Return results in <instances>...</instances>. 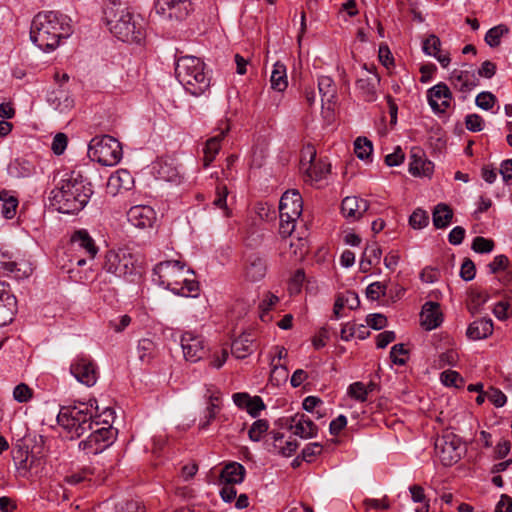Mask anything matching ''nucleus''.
Returning <instances> with one entry per match:
<instances>
[{
  "instance_id": "obj_1",
  "label": "nucleus",
  "mask_w": 512,
  "mask_h": 512,
  "mask_svg": "<svg viewBox=\"0 0 512 512\" xmlns=\"http://www.w3.org/2000/svg\"><path fill=\"white\" fill-rule=\"evenodd\" d=\"M93 194L91 183L80 172L65 173L50 192V203L57 211L74 214L81 211Z\"/></svg>"
},
{
  "instance_id": "obj_2",
  "label": "nucleus",
  "mask_w": 512,
  "mask_h": 512,
  "mask_svg": "<svg viewBox=\"0 0 512 512\" xmlns=\"http://www.w3.org/2000/svg\"><path fill=\"white\" fill-rule=\"evenodd\" d=\"M71 34L70 18L59 12H39L31 22L30 39L44 52L54 51Z\"/></svg>"
},
{
  "instance_id": "obj_3",
  "label": "nucleus",
  "mask_w": 512,
  "mask_h": 512,
  "mask_svg": "<svg viewBox=\"0 0 512 512\" xmlns=\"http://www.w3.org/2000/svg\"><path fill=\"white\" fill-rule=\"evenodd\" d=\"M186 274L193 275V271L185 270V263L179 260H167L154 267L153 280L176 295L196 297L199 292V283L187 277Z\"/></svg>"
},
{
  "instance_id": "obj_4",
  "label": "nucleus",
  "mask_w": 512,
  "mask_h": 512,
  "mask_svg": "<svg viewBox=\"0 0 512 512\" xmlns=\"http://www.w3.org/2000/svg\"><path fill=\"white\" fill-rule=\"evenodd\" d=\"M104 19L110 32L123 42L139 43L144 37L138 17L121 3H109L104 9Z\"/></svg>"
},
{
  "instance_id": "obj_5",
  "label": "nucleus",
  "mask_w": 512,
  "mask_h": 512,
  "mask_svg": "<svg viewBox=\"0 0 512 512\" xmlns=\"http://www.w3.org/2000/svg\"><path fill=\"white\" fill-rule=\"evenodd\" d=\"M94 403L96 400L90 401L89 404L80 402L73 406L61 407L57 415V422L67 431L71 439L83 436L92 430L93 426H99V422L96 420L99 416L96 415L97 407L94 410Z\"/></svg>"
},
{
  "instance_id": "obj_6",
  "label": "nucleus",
  "mask_w": 512,
  "mask_h": 512,
  "mask_svg": "<svg viewBox=\"0 0 512 512\" xmlns=\"http://www.w3.org/2000/svg\"><path fill=\"white\" fill-rule=\"evenodd\" d=\"M175 75L186 91L199 96L210 87V78L205 72V63L195 56L179 57L175 64Z\"/></svg>"
},
{
  "instance_id": "obj_7",
  "label": "nucleus",
  "mask_w": 512,
  "mask_h": 512,
  "mask_svg": "<svg viewBox=\"0 0 512 512\" xmlns=\"http://www.w3.org/2000/svg\"><path fill=\"white\" fill-rule=\"evenodd\" d=\"M102 271L123 279L141 275V267L137 258L129 250L123 248L106 252Z\"/></svg>"
},
{
  "instance_id": "obj_8",
  "label": "nucleus",
  "mask_w": 512,
  "mask_h": 512,
  "mask_svg": "<svg viewBox=\"0 0 512 512\" xmlns=\"http://www.w3.org/2000/svg\"><path fill=\"white\" fill-rule=\"evenodd\" d=\"M90 158L103 166H114L122 159L121 143L112 136L93 138L89 144Z\"/></svg>"
},
{
  "instance_id": "obj_9",
  "label": "nucleus",
  "mask_w": 512,
  "mask_h": 512,
  "mask_svg": "<svg viewBox=\"0 0 512 512\" xmlns=\"http://www.w3.org/2000/svg\"><path fill=\"white\" fill-rule=\"evenodd\" d=\"M300 169L304 173L306 182L316 183L327 177L331 165L325 159H317L314 146L307 145L301 152Z\"/></svg>"
},
{
  "instance_id": "obj_10",
  "label": "nucleus",
  "mask_w": 512,
  "mask_h": 512,
  "mask_svg": "<svg viewBox=\"0 0 512 512\" xmlns=\"http://www.w3.org/2000/svg\"><path fill=\"white\" fill-rule=\"evenodd\" d=\"M435 455L444 466H451L461 459L460 438L447 432L435 440Z\"/></svg>"
},
{
  "instance_id": "obj_11",
  "label": "nucleus",
  "mask_w": 512,
  "mask_h": 512,
  "mask_svg": "<svg viewBox=\"0 0 512 512\" xmlns=\"http://www.w3.org/2000/svg\"><path fill=\"white\" fill-rule=\"evenodd\" d=\"M90 431L89 436L85 440L80 441L78 445L79 449L83 450L86 454H99L113 443L114 432L110 426H93V429Z\"/></svg>"
},
{
  "instance_id": "obj_12",
  "label": "nucleus",
  "mask_w": 512,
  "mask_h": 512,
  "mask_svg": "<svg viewBox=\"0 0 512 512\" xmlns=\"http://www.w3.org/2000/svg\"><path fill=\"white\" fill-rule=\"evenodd\" d=\"M70 372L76 380L87 387L95 385L98 379L97 367L93 360L85 355L76 356L71 365Z\"/></svg>"
},
{
  "instance_id": "obj_13",
  "label": "nucleus",
  "mask_w": 512,
  "mask_h": 512,
  "mask_svg": "<svg viewBox=\"0 0 512 512\" xmlns=\"http://www.w3.org/2000/svg\"><path fill=\"white\" fill-rule=\"evenodd\" d=\"M180 344L185 360L192 363L201 360L207 352L203 337L190 331L181 335Z\"/></svg>"
},
{
  "instance_id": "obj_14",
  "label": "nucleus",
  "mask_w": 512,
  "mask_h": 512,
  "mask_svg": "<svg viewBox=\"0 0 512 512\" xmlns=\"http://www.w3.org/2000/svg\"><path fill=\"white\" fill-rule=\"evenodd\" d=\"M363 68L366 73L356 80V90L363 100L374 102L377 99V86L380 83V77L374 68L369 69L366 64Z\"/></svg>"
},
{
  "instance_id": "obj_15",
  "label": "nucleus",
  "mask_w": 512,
  "mask_h": 512,
  "mask_svg": "<svg viewBox=\"0 0 512 512\" xmlns=\"http://www.w3.org/2000/svg\"><path fill=\"white\" fill-rule=\"evenodd\" d=\"M467 69H454L450 75V82L454 89L467 94L479 84V78L472 66L464 65Z\"/></svg>"
},
{
  "instance_id": "obj_16",
  "label": "nucleus",
  "mask_w": 512,
  "mask_h": 512,
  "mask_svg": "<svg viewBox=\"0 0 512 512\" xmlns=\"http://www.w3.org/2000/svg\"><path fill=\"white\" fill-rule=\"evenodd\" d=\"M303 211V200L297 190L286 191L279 203L280 217L287 219H298Z\"/></svg>"
},
{
  "instance_id": "obj_17",
  "label": "nucleus",
  "mask_w": 512,
  "mask_h": 512,
  "mask_svg": "<svg viewBox=\"0 0 512 512\" xmlns=\"http://www.w3.org/2000/svg\"><path fill=\"white\" fill-rule=\"evenodd\" d=\"M430 107L436 113H444L451 104L452 93L445 83H438L427 91Z\"/></svg>"
},
{
  "instance_id": "obj_18",
  "label": "nucleus",
  "mask_w": 512,
  "mask_h": 512,
  "mask_svg": "<svg viewBox=\"0 0 512 512\" xmlns=\"http://www.w3.org/2000/svg\"><path fill=\"white\" fill-rule=\"evenodd\" d=\"M128 221L137 228L152 227L156 220V213L151 206L136 205L127 212Z\"/></svg>"
},
{
  "instance_id": "obj_19",
  "label": "nucleus",
  "mask_w": 512,
  "mask_h": 512,
  "mask_svg": "<svg viewBox=\"0 0 512 512\" xmlns=\"http://www.w3.org/2000/svg\"><path fill=\"white\" fill-rule=\"evenodd\" d=\"M158 12L168 13L169 18L176 20L185 19L192 10L190 0H158Z\"/></svg>"
},
{
  "instance_id": "obj_20",
  "label": "nucleus",
  "mask_w": 512,
  "mask_h": 512,
  "mask_svg": "<svg viewBox=\"0 0 512 512\" xmlns=\"http://www.w3.org/2000/svg\"><path fill=\"white\" fill-rule=\"evenodd\" d=\"M267 272L266 260L258 255L251 254L247 257L244 266V276L250 282L262 280Z\"/></svg>"
},
{
  "instance_id": "obj_21",
  "label": "nucleus",
  "mask_w": 512,
  "mask_h": 512,
  "mask_svg": "<svg viewBox=\"0 0 512 512\" xmlns=\"http://www.w3.org/2000/svg\"><path fill=\"white\" fill-rule=\"evenodd\" d=\"M71 244L75 249L82 251L88 259H94L98 253V247L95 241L84 229L77 230L73 233L71 236Z\"/></svg>"
},
{
  "instance_id": "obj_22",
  "label": "nucleus",
  "mask_w": 512,
  "mask_h": 512,
  "mask_svg": "<svg viewBox=\"0 0 512 512\" xmlns=\"http://www.w3.org/2000/svg\"><path fill=\"white\" fill-rule=\"evenodd\" d=\"M290 429L296 436L303 439L313 438L317 436L318 428L314 422L305 414H296L291 418Z\"/></svg>"
},
{
  "instance_id": "obj_23",
  "label": "nucleus",
  "mask_w": 512,
  "mask_h": 512,
  "mask_svg": "<svg viewBox=\"0 0 512 512\" xmlns=\"http://www.w3.org/2000/svg\"><path fill=\"white\" fill-rule=\"evenodd\" d=\"M369 208L368 201L357 196H347L341 204V211L348 219H359Z\"/></svg>"
},
{
  "instance_id": "obj_24",
  "label": "nucleus",
  "mask_w": 512,
  "mask_h": 512,
  "mask_svg": "<svg viewBox=\"0 0 512 512\" xmlns=\"http://www.w3.org/2000/svg\"><path fill=\"white\" fill-rule=\"evenodd\" d=\"M421 325L426 330H433L441 325L443 315L440 311V305L436 302H426L421 311Z\"/></svg>"
},
{
  "instance_id": "obj_25",
  "label": "nucleus",
  "mask_w": 512,
  "mask_h": 512,
  "mask_svg": "<svg viewBox=\"0 0 512 512\" xmlns=\"http://www.w3.org/2000/svg\"><path fill=\"white\" fill-rule=\"evenodd\" d=\"M134 179L128 170L120 169L112 174L107 182L109 193L116 195L121 190L128 191L132 188Z\"/></svg>"
},
{
  "instance_id": "obj_26",
  "label": "nucleus",
  "mask_w": 512,
  "mask_h": 512,
  "mask_svg": "<svg viewBox=\"0 0 512 512\" xmlns=\"http://www.w3.org/2000/svg\"><path fill=\"white\" fill-rule=\"evenodd\" d=\"M47 102L53 109L59 111L60 113H66L70 111L74 106V99L71 97L68 91L62 89L61 87L48 93Z\"/></svg>"
},
{
  "instance_id": "obj_27",
  "label": "nucleus",
  "mask_w": 512,
  "mask_h": 512,
  "mask_svg": "<svg viewBox=\"0 0 512 512\" xmlns=\"http://www.w3.org/2000/svg\"><path fill=\"white\" fill-rule=\"evenodd\" d=\"M224 127H219V133L211 137L206 141L205 147H204V167H208L213 160L215 159L216 155L218 154L220 147H221V141L230 130V126L228 123H224Z\"/></svg>"
},
{
  "instance_id": "obj_28",
  "label": "nucleus",
  "mask_w": 512,
  "mask_h": 512,
  "mask_svg": "<svg viewBox=\"0 0 512 512\" xmlns=\"http://www.w3.org/2000/svg\"><path fill=\"white\" fill-rule=\"evenodd\" d=\"M441 41L435 34H430L424 41L422 50L426 55L433 56L441 64L442 67L446 68L451 62V58L448 53H441Z\"/></svg>"
},
{
  "instance_id": "obj_29",
  "label": "nucleus",
  "mask_w": 512,
  "mask_h": 512,
  "mask_svg": "<svg viewBox=\"0 0 512 512\" xmlns=\"http://www.w3.org/2000/svg\"><path fill=\"white\" fill-rule=\"evenodd\" d=\"M270 435L272 438L271 445L273 447V452L283 457H290L296 452L299 446V443L296 439L290 438L289 440L284 441V435L275 431H272Z\"/></svg>"
},
{
  "instance_id": "obj_30",
  "label": "nucleus",
  "mask_w": 512,
  "mask_h": 512,
  "mask_svg": "<svg viewBox=\"0 0 512 512\" xmlns=\"http://www.w3.org/2000/svg\"><path fill=\"white\" fill-rule=\"evenodd\" d=\"M246 470L238 462H231L224 466L220 474V482L223 484H240L243 482Z\"/></svg>"
},
{
  "instance_id": "obj_31",
  "label": "nucleus",
  "mask_w": 512,
  "mask_h": 512,
  "mask_svg": "<svg viewBox=\"0 0 512 512\" xmlns=\"http://www.w3.org/2000/svg\"><path fill=\"white\" fill-rule=\"evenodd\" d=\"M493 333V322L491 319H478L472 322L466 331V335L471 340H481L489 337Z\"/></svg>"
},
{
  "instance_id": "obj_32",
  "label": "nucleus",
  "mask_w": 512,
  "mask_h": 512,
  "mask_svg": "<svg viewBox=\"0 0 512 512\" xmlns=\"http://www.w3.org/2000/svg\"><path fill=\"white\" fill-rule=\"evenodd\" d=\"M359 305L360 300L358 294L354 291H346L337 297L334 303L333 313L335 317L338 319L340 318V311L345 306H347L351 310H354L357 309Z\"/></svg>"
},
{
  "instance_id": "obj_33",
  "label": "nucleus",
  "mask_w": 512,
  "mask_h": 512,
  "mask_svg": "<svg viewBox=\"0 0 512 512\" xmlns=\"http://www.w3.org/2000/svg\"><path fill=\"white\" fill-rule=\"evenodd\" d=\"M453 211L445 203H439L435 206L432 213L433 225L437 229L446 228L452 221Z\"/></svg>"
},
{
  "instance_id": "obj_34",
  "label": "nucleus",
  "mask_w": 512,
  "mask_h": 512,
  "mask_svg": "<svg viewBox=\"0 0 512 512\" xmlns=\"http://www.w3.org/2000/svg\"><path fill=\"white\" fill-rule=\"evenodd\" d=\"M253 339L250 334H242L231 345V353L237 359H244L252 353Z\"/></svg>"
},
{
  "instance_id": "obj_35",
  "label": "nucleus",
  "mask_w": 512,
  "mask_h": 512,
  "mask_svg": "<svg viewBox=\"0 0 512 512\" xmlns=\"http://www.w3.org/2000/svg\"><path fill=\"white\" fill-rule=\"evenodd\" d=\"M0 201L2 202V215L6 219H12L16 215L18 199L10 191H0Z\"/></svg>"
},
{
  "instance_id": "obj_36",
  "label": "nucleus",
  "mask_w": 512,
  "mask_h": 512,
  "mask_svg": "<svg viewBox=\"0 0 512 512\" xmlns=\"http://www.w3.org/2000/svg\"><path fill=\"white\" fill-rule=\"evenodd\" d=\"M16 311L15 296H7L0 300V327L10 324Z\"/></svg>"
},
{
  "instance_id": "obj_37",
  "label": "nucleus",
  "mask_w": 512,
  "mask_h": 512,
  "mask_svg": "<svg viewBox=\"0 0 512 512\" xmlns=\"http://www.w3.org/2000/svg\"><path fill=\"white\" fill-rule=\"evenodd\" d=\"M271 87L279 92L284 91L287 88V76H286V67L282 63H275L274 68L270 78Z\"/></svg>"
},
{
  "instance_id": "obj_38",
  "label": "nucleus",
  "mask_w": 512,
  "mask_h": 512,
  "mask_svg": "<svg viewBox=\"0 0 512 512\" xmlns=\"http://www.w3.org/2000/svg\"><path fill=\"white\" fill-rule=\"evenodd\" d=\"M409 172L413 176H430L433 172V163L427 159L412 155V161L409 164Z\"/></svg>"
},
{
  "instance_id": "obj_39",
  "label": "nucleus",
  "mask_w": 512,
  "mask_h": 512,
  "mask_svg": "<svg viewBox=\"0 0 512 512\" xmlns=\"http://www.w3.org/2000/svg\"><path fill=\"white\" fill-rule=\"evenodd\" d=\"M318 89L322 97V102H332L336 96L334 81L329 76H321L318 79Z\"/></svg>"
},
{
  "instance_id": "obj_40",
  "label": "nucleus",
  "mask_w": 512,
  "mask_h": 512,
  "mask_svg": "<svg viewBox=\"0 0 512 512\" xmlns=\"http://www.w3.org/2000/svg\"><path fill=\"white\" fill-rule=\"evenodd\" d=\"M508 33L509 28L505 24H499L486 32L484 40L490 47H498L501 43V38Z\"/></svg>"
},
{
  "instance_id": "obj_41",
  "label": "nucleus",
  "mask_w": 512,
  "mask_h": 512,
  "mask_svg": "<svg viewBox=\"0 0 512 512\" xmlns=\"http://www.w3.org/2000/svg\"><path fill=\"white\" fill-rule=\"evenodd\" d=\"M156 345L148 338L139 340L137 346L138 358L143 363H149L155 355Z\"/></svg>"
},
{
  "instance_id": "obj_42",
  "label": "nucleus",
  "mask_w": 512,
  "mask_h": 512,
  "mask_svg": "<svg viewBox=\"0 0 512 512\" xmlns=\"http://www.w3.org/2000/svg\"><path fill=\"white\" fill-rule=\"evenodd\" d=\"M373 151L372 142L365 137H358L354 142V153L361 160H367Z\"/></svg>"
},
{
  "instance_id": "obj_43",
  "label": "nucleus",
  "mask_w": 512,
  "mask_h": 512,
  "mask_svg": "<svg viewBox=\"0 0 512 512\" xmlns=\"http://www.w3.org/2000/svg\"><path fill=\"white\" fill-rule=\"evenodd\" d=\"M269 423L265 419L256 420L248 431L249 439L253 442L261 440L262 436L268 431Z\"/></svg>"
},
{
  "instance_id": "obj_44",
  "label": "nucleus",
  "mask_w": 512,
  "mask_h": 512,
  "mask_svg": "<svg viewBox=\"0 0 512 512\" xmlns=\"http://www.w3.org/2000/svg\"><path fill=\"white\" fill-rule=\"evenodd\" d=\"M157 177L168 182H177L180 179L179 172L167 163H159Z\"/></svg>"
},
{
  "instance_id": "obj_45",
  "label": "nucleus",
  "mask_w": 512,
  "mask_h": 512,
  "mask_svg": "<svg viewBox=\"0 0 512 512\" xmlns=\"http://www.w3.org/2000/svg\"><path fill=\"white\" fill-rule=\"evenodd\" d=\"M429 223V216L427 212L421 208H417L409 217V225L413 229H422Z\"/></svg>"
},
{
  "instance_id": "obj_46",
  "label": "nucleus",
  "mask_w": 512,
  "mask_h": 512,
  "mask_svg": "<svg viewBox=\"0 0 512 512\" xmlns=\"http://www.w3.org/2000/svg\"><path fill=\"white\" fill-rule=\"evenodd\" d=\"M279 302V298L272 294L271 292H267L259 304V309L261 311L260 318L262 321H267L269 318L268 312L271 308Z\"/></svg>"
},
{
  "instance_id": "obj_47",
  "label": "nucleus",
  "mask_w": 512,
  "mask_h": 512,
  "mask_svg": "<svg viewBox=\"0 0 512 512\" xmlns=\"http://www.w3.org/2000/svg\"><path fill=\"white\" fill-rule=\"evenodd\" d=\"M347 394L356 401L365 402L368 396L366 385L360 381L349 385Z\"/></svg>"
},
{
  "instance_id": "obj_48",
  "label": "nucleus",
  "mask_w": 512,
  "mask_h": 512,
  "mask_svg": "<svg viewBox=\"0 0 512 512\" xmlns=\"http://www.w3.org/2000/svg\"><path fill=\"white\" fill-rule=\"evenodd\" d=\"M292 254L298 260L303 259L308 253V241L303 237H298L296 240H292L290 243Z\"/></svg>"
},
{
  "instance_id": "obj_49",
  "label": "nucleus",
  "mask_w": 512,
  "mask_h": 512,
  "mask_svg": "<svg viewBox=\"0 0 512 512\" xmlns=\"http://www.w3.org/2000/svg\"><path fill=\"white\" fill-rule=\"evenodd\" d=\"M33 395L32 389L25 383L18 384L13 390V397L19 403L28 402Z\"/></svg>"
},
{
  "instance_id": "obj_50",
  "label": "nucleus",
  "mask_w": 512,
  "mask_h": 512,
  "mask_svg": "<svg viewBox=\"0 0 512 512\" xmlns=\"http://www.w3.org/2000/svg\"><path fill=\"white\" fill-rule=\"evenodd\" d=\"M469 298L471 302L470 310L474 313L487 302L489 295L485 291L471 290Z\"/></svg>"
},
{
  "instance_id": "obj_51",
  "label": "nucleus",
  "mask_w": 512,
  "mask_h": 512,
  "mask_svg": "<svg viewBox=\"0 0 512 512\" xmlns=\"http://www.w3.org/2000/svg\"><path fill=\"white\" fill-rule=\"evenodd\" d=\"M387 286L382 282H373L366 288V296L370 300H378L386 294Z\"/></svg>"
},
{
  "instance_id": "obj_52",
  "label": "nucleus",
  "mask_w": 512,
  "mask_h": 512,
  "mask_svg": "<svg viewBox=\"0 0 512 512\" xmlns=\"http://www.w3.org/2000/svg\"><path fill=\"white\" fill-rule=\"evenodd\" d=\"M494 248V242L481 236L474 238L472 249L477 253H489Z\"/></svg>"
},
{
  "instance_id": "obj_53",
  "label": "nucleus",
  "mask_w": 512,
  "mask_h": 512,
  "mask_svg": "<svg viewBox=\"0 0 512 512\" xmlns=\"http://www.w3.org/2000/svg\"><path fill=\"white\" fill-rule=\"evenodd\" d=\"M408 354V350L404 344H395L390 351L392 362L398 365H404L407 359L404 357Z\"/></svg>"
},
{
  "instance_id": "obj_54",
  "label": "nucleus",
  "mask_w": 512,
  "mask_h": 512,
  "mask_svg": "<svg viewBox=\"0 0 512 512\" xmlns=\"http://www.w3.org/2000/svg\"><path fill=\"white\" fill-rule=\"evenodd\" d=\"M475 102L479 108L490 110L496 102V97L491 92H481L477 95Z\"/></svg>"
},
{
  "instance_id": "obj_55",
  "label": "nucleus",
  "mask_w": 512,
  "mask_h": 512,
  "mask_svg": "<svg viewBox=\"0 0 512 512\" xmlns=\"http://www.w3.org/2000/svg\"><path fill=\"white\" fill-rule=\"evenodd\" d=\"M487 399L496 407H502L507 401L506 395L499 389L490 387L486 391Z\"/></svg>"
},
{
  "instance_id": "obj_56",
  "label": "nucleus",
  "mask_w": 512,
  "mask_h": 512,
  "mask_svg": "<svg viewBox=\"0 0 512 512\" xmlns=\"http://www.w3.org/2000/svg\"><path fill=\"white\" fill-rule=\"evenodd\" d=\"M274 349L276 353L271 360L272 372L275 373L278 370H282L286 374V367L281 365L279 361L287 357V350L283 346H275Z\"/></svg>"
},
{
  "instance_id": "obj_57",
  "label": "nucleus",
  "mask_w": 512,
  "mask_h": 512,
  "mask_svg": "<svg viewBox=\"0 0 512 512\" xmlns=\"http://www.w3.org/2000/svg\"><path fill=\"white\" fill-rule=\"evenodd\" d=\"M322 451V445L319 443H309L304 447V449L301 452V458L303 461L311 462L312 459L320 454Z\"/></svg>"
},
{
  "instance_id": "obj_58",
  "label": "nucleus",
  "mask_w": 512,
  "mask_h": 512,
  "mask_svg": "<svg viewBox=\"0 0 512 512\" xmlns=\"http://www.w3.org/2000/svg\"><path fill=\"white\" fill-rule=\"evenodd\" d=\"M483 119L478 114H469L465 117V125L469 131L479 132L483 129Z\"/></svg>"
},
{
  "instance_id": "obj_59",
  "label": "nucleus",
  "mask_w": 512,
  "mask_h": 512,
  "mask_svg": "<svg viewBox=\"0 0 512 512\" xmlns=\"http://www.w3.org/2000/svg\"><path fill=\"white\" fill-rule=\"evenodd\" d=\"M476 273L475 265L473 261L469 258H466L461 265L460 276L465 281H470L474 279Z\"/></svg>"
},
{
  "instance_id": "obj_60",
  "label": "nucleus",
  "mask_w": 512,
  "mask_h": 512,
  "mask_svg": "<svg viewBox=\"0 0 512 512\" xmlns=\"http://www.w3.org/2000/svg\"><path fill=\"white\" fill-rule=\"evenodd\" d=\"M509 264V259L505 255H497L493 261L488 264L490 273L495 274L501 270H505Z\"/></svg>"
},
{
  "instance_id": "obj_61",
  "label": "nucleus",
  "mask_w": 512,
  "mask_h": 512,
  "mask_svg": "<svg viewBox=\"0 0 512 512\" xmlns=\"http://www.w3.org/2000/svg\"><path fill=\"white\" fill-rule=\"evenodd\" d=\"M68 139L64 133H58L55 135L52 142V151L56 155H61L67 147Z\"/></svg>"
},
{
  "instance_id": "obj_62",
  "label": "nucleus",
  "mask_w": 512,
  "mask_h": 512,
  "mask_svg": "<svg viewBox=\"0 0 512 512\" xmlns=\"http://www.w3.org/2000/svg\"><path fill=\"white\" fill-rule=\"evenodd\" d=\"M117 512H145V507L136 500H129L117 506Z\"/></svg>"
},
{
  "instance_id": "obj_63",
  "label": "nucleus",
  "mask_w": 512,
  "mask_h": 512,
  "mask_svg": "<svg viewBox=\"0 0 512 512\" xmlns=\"http://www.w3.org/2000/svg\"><path fill=\"white\" fill-rule=\"evenodd\" d=\"M404 157H405L404 152L398 146L395 148L393 153L386 155L385 163L387 166H390V167L399 166L404 161Z\"/></svg>"
},
{
  "instance_id": "obj_64",
  "label": "nucleus",
  "mask_w": 512,
  "mask_h": 512,
  "mask_svg": "<svg viewBox=\"0 0 512 512\" xmlns=\"http://www.w3.org/2000/svg\"><path fill=\"white\" fill-rule=\"evenodd\" d=\"M494 512H512V497L502 494Z\"/></svg>"
}]
</instances>
